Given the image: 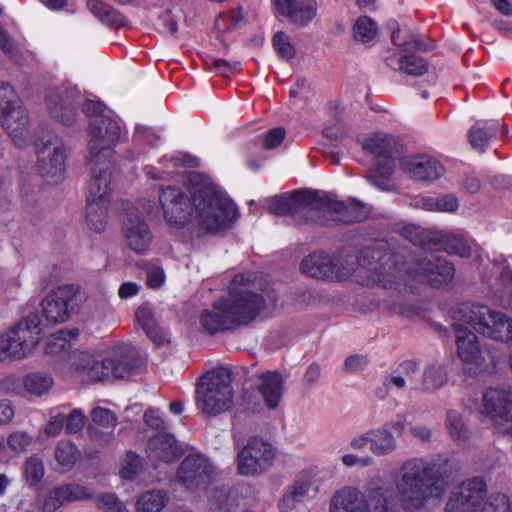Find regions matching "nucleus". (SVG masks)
I'll use <instances>...</instances> for the list:
<instances>
[{
  "label": "nucleus",
  "mask_w": 512,
  "mask_h": 512,
  "mask_svg": "<svg viewBox=\"0 0 512 512\" xmlns=\"http://www.w3.org/2000/svg\"><path fill=\"white\" fill-rule=\"evenodd\" d=\"M92 492L86 486L70 483L51 490L43 503L44 512H54L58 507L78 500L90 498Z\"/></svg>",
  "instance_id": "nucleus-29"
},
{
  "label": "nucleus",
  "mask_w": 512,
  "mask_h": 512,
  "mask_svg": "<svg viewBox=\"0 0 512 512\" xmlns=\"http://www.w3.org/2000/svg\"><path fill=\"white\" fill-rule=\"evenodd\" d=\"M482 413L495 425L512 422V391L489 388L483 394Z\"/></svg>",
  "instance_id": "nucleus-18"
},
{
  "label": "nucleus",
  "mask_w": 512,
  "mask_h": 512,
  "mask_svg": "<svg viewBox=\"0 0 512 512\" xmlns=\"http://www.w3.org/2000/svg\"><path fill=\"white\" fill-rule=\"evenodd\" d=\"M400 166L405 173L420 181L431 182L445 173V168L439 160L426 154L403 157Z\"/></svg>",
  "instance_id": "nucleus-23"
},
{
  "label": "nucleus",
  "mask_w": 512,
  "mask_h": 512,
  "mask_svg": "<svg viewBox=\"0 0 512 512\" xmlns=\"http://www.w3.org/2000/svg\"><path fill=\"white\" fill-rule=\"evenodd\" d=\"M316 13L317 3L315 0H298L287 15V18L293 24L303 27L315 18Z\"/></svg>",
  "instance_id": "nucleus-40"
},
{
  "label": "nucleus",
  "mask_w": 512,
  "mask_h": 512,
  "mask_svg": "<svg viewBox=\"0 0 512 512\" xmlns=\"http://www.w3.org/2000/svg\"><path fill=\"white\" fill-rule=\"evenodd\" d=\"M91 417L94 423L103 427H113L117 421L115 413L103 407L94 408L91 412Z\"/></svg>",
  "instance_id": "nucleus-51"
},
{
  "label": "nucleus",
  "mask_w": 512,
  "mask_h": 512,
  "mask_svg": "<svg viewBox=\"0 0 512 512\" xmlns=\"http://www.w3.org/2000/svg\"><path fill=\"white\" fill-rule=\"evenodd\" d=\"M111 377L123 379L127 377L134 368L133 359L127 347H114L108 354Z\"/></svg>",
  "instance_id": "nucleus-35"
},
{
  "label": "nucleus",
  "mask_w": 512,
  "mask_h": 512,
  "mask_svg": "<svg viewBox=\"0 0 512 512\" xmlns=\"http://www.w3.org/2000/svg\"><path fill=\"white\" fill-rule=\"evenodd\" d=\"M500 127V123L495 120L477 122L469 132L470 144L483 152L491 140L497 136Z\"/></svg>",
  "instance_id": "nucleus-34"
},
{
  "label": "nucleus",
  "mask_w": 512,
  "mask_h": 512,
  "mask_svg": "<svg viewBox=\"0 0 512 512\" xmlns=\"http://www.w3.org/2000/svg\"><path fill=\"white\" fill-rule=\"evenodd\" d=\"M395 168L394 160L376 161L368 173V180L382 190H389L391 187L390 178Z\"/></svg>",
  "instance_id": "nucleus-38"
},
{
  "label": "nucleus",
  "mask_w": 512,
  "mask_h": 512,
  "mask_svg": "<svg viewBox=\"0 0 512 512\" xmlns=\"http://www.w3.org/2000/svg\"><path fill=\"white\" fill-rule=\"evenodd\" d=\"M445 426L453 441L464 443L469 438V428L467 427L462 414L458 411L449 410L447 412Z\"/></svg>",
  "instance_id": "nucleus-41"
},
{
  "label": "nucleus",
  "mask_w": 512,
  "mask_h": 512,
  "mask_svg": "<svg viewBox=\"0 0 512 512\" xmlns=\"http://www.w3.org/2000/svg\"><path fill=\"white\" fill-rule=\"evenodd\" d=\"M395 487L398 494L412 507L422 508L433 499L445 494L448 482L436 465L424 458L405 461L396 473Z\"/></svg>",
  "instance_id": "nucleus-4"
},
{
  "label": "nucleus",
  "mask_w": 512,
  "mask_h": 512,
  "mask_svg": "<svg viewBox=\"0 0 512 512\" xmlns=\"http://www.w3.org/2000/svg\"><path fill=\"white\" fill-rule=\"evenodd\" d=\"M437 211L438 212H455L459 208V201L456 196L452 194H445L436 197Z\"/></svg>",
  "instance_id": "nucleus-57"
},
{
  "label": "nucleus",
  "mask_w": 512,
  "mask_h": 512,
  "mask_svg": "<svg viewBox=\"0 0 512 512\" xmlns=\"http://www.w3.org/2000/svg\"><path fill=\"white\" fill-rule=\"evenodd\" d=\"M319 492V484L310 477L302 476L297 479L291 489L283 496L280 502V508L287 510L292 508L296 503L302 502L311 493L313 495Z\"/></svg>",
  "instance_id": "nucleus-30"
},
{
  "label": "nucleus",
  "mask_w": 512,
  "mask_h": 512,
  "mask_svg": "<svg viewBox=\"0 0 512 512\" xmlns=\"http://www.w3.org/2000/svg\"><path fill=\"white\" fill-rule=\"evenodd\" d=\"M318 211L333 213L337 220L344 223L363 221L370 213L368 206L358 200L350 199L344 203L324 192L319 193Z\"/></svg>",
  "instance_id": "nucleus-17"
},
{
  "label": "nucleus",
  "mask_w": 512,
  "mask_h": 512,
  "mask_svg": "<svg viewBox=\"0 0 512 512\" xmlns=\"http://www.w3.org/2000/svg\"><path fill=\"white\" fill-rule=\"evenodd\" d=\"M182 454L181 445L170 433H158L148 441L147 456L153 462L171 463L179 459Z\"/></svg>",
  "instance_id": "nucleus-28"
},
{
  "label": "nucleus",
  "mask_w": 512,
  "mask_h": 512,
  "mask_svg": "<svg viewBox=\"0 0 512 512\" xmlns=\"http://www.w3.org/2000/svg\"><path fill=\"white\" fill-rule=\"evenodd\" d=\"M87 6L90 12L106 25L117 28L127 25V19L122 13L102 1L89 0Z\"/></svg>",
  "instance_id": "nucleus-36"
},
{
  "label": "nucleus",
  "mask_w": 512,
  "mask_h": 512,
  "mask_svg": "<svg viewBox=\"0 0 512 512\" xmlns=\"http://www.w3.org/2000/svg\"><path fill=\"white\" fill-rule=\"evenodd\" d=\"M77 94L78 91L75 87L49 88L45 94L49 113L64 125L71 124L75 117L73 103Z\"/></svg>",
  "instance_id": "nucleus-19"
},
{
  "label": "nucleus",
  "mask_w": 512,
  "mask_h": 512,
  "mask_svg": "<svg viewBox=\"0 0 512 512\" xmlns=\"http://www.w3.org/2000/svg\"><path fill=\"white\" fill-rule=\"evenodd\" d=\"M135 317L144 331L156 324L152 310L148 306H141L135 312Z\"/></svg>",
  "instance_id": "nucleus-58"
},
{
  "label": "nucleus",
  "mask_w": 512,
  "mask_h": 512,
  "mask_svg": "<svg viewBox=\"0 0 512 512\" xmlns=\"http://www.w3.org/2000/svg\"><path fill=\"white\" fill-rule=\"evenodd\" d=\"M434 48L432 41L426 42L420 36L411 35L404 42L403 55L398 59V68L405 73L413 76L423 75L427 69V62L420 56H416L412 50L429 51Z\"/></svg>",
  "instance_id": "nucleus-24"
},
{
  "label": "nucleus",
  "mask_w": 512,
  "mask_h": 512,
  "mask_svg": "<svg viewBox=\"0 0 512 512\" xmlns=\"http://www.w3.org/2000/svg\"><path fill=\"white\" fill-rule=\"evenodd\" d=\"M369 436V450L376 457L388 456L397 449V441L387 427L371 429Z\"/></svg>",
  "instance_id": "nucleus-32"
},
{
  "label": "nucleus",
  "mask_w": 512,
  "mask_h": 512,
  "mask_svg": "<svg viewBox=\"0 0 512 512\" xmlns=\"http://www.w3.org/2000/svg\"><path fill=\"white\" fill-rule=\"evenodd\" d=\"M232 372L226 367H217L203 375L196 388V404L204 414L219 415L232 408L234 389Z\"/></svg>",
  "instance_id": "nucleus-5"
},
{
  "label": "nucleus",
  "mask_w": 512,
  "mask_h": 512,
  "mask_svg": "<svg viewBox=\"0 0 512 512\" xmlns=\"http://www.w3.org/2000/svg\"><path fill=\"white\" fill-rule=\"evenodd\" d=\"M66 148L57 136H48L37 146V167L48 181H60L66 169Z\"/></svg>",
  "instance_id": "nucleus-12"
},
{
  "label": "nucleus",
  "mask_w": 512,
  "mask_h": 512,
  "mask_svg": "<svg viewBox=\"0 0 512 512\" xmlns=\"http://www.w3.org/2000/svg\"><path fill=\"white\" fill-rule=\"evenodd\" d=\"M463 322L477 332L499 341L512 340V319L502 312L491 310L480 304L465 305L460 309Z\"/></svg>",
  "instance_id": "nucleus-8"
},
{
  "label": "nucleus",
  "mask_w": 512,
  "mask_h": 512,
  "mask_svg": "<svg viewBox=\"0 0 512 512\" xmlns=\"http://www.w3.org/2000/svg\"><path fill=\"white\" fill-rule=\"evenodd\" d=\"M456 334L457 353L467 365L481 368L485 362L483 350L480 348L476 335L461 323L453 324Z\"/></svg>",
  "instance_id": "nucleus-25"
},
{
  "label": "nucleus",
  "mask_w": 512,
  "mask_h": 512,
  "mask_svg": "<svg viewBox=\"0 0 512 512\" xmlns=\"http://www.w3.org/2000/svg\"><path fill=\"white\" fill-rule=\"evenodd\" d=\"M24 474L30 485L37 484L44 475L43 462L36 457H29L24 465Z\"/></svg>",
  "instance_id": "nucleus-48"
},
{
  "label": "nucleus",
  "mask_w": 512,
  "mask_h": 512,
  "mask_svg": "<svg viewBox=\"0 0 512 512\" xmlns=\"http://www.w3.org/2000/svg\"><path fill=\"white\" fill-rule=\"evenodd\" d=\"M252 286L250 276L236 275L228 287V294L200 313L202 328L214 335L251 322L265 306L262 296L255 293Z\"/></svg>",
  "instance_id": "nucleus-3"
},
{
  "label": "nucleus",
  "mask_w": 512,
  "mask_h": 512,
  "mask_svg": "<svg viewBox=\"0 0 512 512\" xmlns=\"http://www.w3.org/2000/svg\"><path fill=\"white\" fill-rule=\"evenodd\" d=\"M487 493L488 487L483 477L466 479L451 491L445 512H484L497 495L505 496L512 503V499L504 493H493L489 497Z\"/></svg>",
  "instance_id": "nucleus-7"
},
{
  "label": "nucleus",
  "mask_w": 512,
  "mask_h": 512,
  "mask_svg": "<svg viewBox=\"0 0 512 512\" xmlns=\"http://www.w3.org/2000/svg\"><path fill=\"white\" fill-rule=\"evenodd\" d=\"M209 501L215 505L218 512H231L236 506V497L224 487H215L209 494Z\"/></svg>",
  "instance_id": "nucleus-46"
},
{
  "label": "nucleus",
  "mask_w": 512,
  "mask_h": 512,
  "mask_svg": "<svg viewBox=\"0 0 512 512\" xmlns=\"http://www.w3.org/2000/svg\"><path fill=\"white\" fill-rule=\"evenodd\" d=\"M80 291L75 285L53 289L41 302L42 314L49 324L66 322L77 309Z\"/></svg>",
  "instance_id": "nucleus-11"
},
{
  "label": "nucleus",
  "mask_w": 512,
  "mask_h": 512,
  "mask_svg": "<svg viewBox=\"0 0 512 512\" xmlns=\"http://www.w3.org/2000/svg\"><path fill=\"white\" fill-rule=\"evenodd\" d=\"M285 137V130L281 127H276L265 133L263 137V148L272 150L279 146Z\"/></svg>",
  "instance_id": "nucleus-54"
},
{
  "label": "nucleus",
  "mask_w": 512,
  "mask_h": 512,
  "mask_svg": "<svg viewBox=\"0 0 512 512\" xmlns=\"http://www.w3.org/2000/svg\"><path fill=\"white\" fill-rule=\"evenodd\" d=\"M53 384V378L49 374L41 372L29 373L22 378L24 391L34 396L44 395L52 388Z\"/></svg>",
  "instance_id": "nucleus-37"
},
{
  "label": "nucleus",
  "mask_w": 512,
  "mask_h": 512,
  "mask_svg": "<svg viewBox=\"0 0 512 512\" xmlns=\"http://www.w3.org/2000/svg\"><path fill=\"white\" fill-rule=\"evenodd\" d=\"M256 389L260 394L265 406L274 410L284 395L285 378L278 371H266L256 378Z\"/></svg>",
  "instance_id": "nucleus-27"
},
{
  "label": "nucleus",
  "mask_w": 512,
  "mask_h": 512,
  "mask_svg": "<svg viewBox=\"0 0 512 512\" xmlns=\"http://www.w3.org/2000/svg\"><path fill=\"white\" fill-rule=\"evenodd\" d=\"M353 31L357 41L367 43L376 36L377 25L370 17L361 16L357 19Z\"/></svg>",
  "instance_id": "nucleus-47"
},
{
  "label": "nucleus",
  "mask_w": 512,
  "mask_h": 512,
  "mask_svg": "<svg viewBox=\"0 0 512 512\" xmlns=\"http://www.w3.org/2000/svg\"><path fill=\"white\" fill-rule=\"evenodd\" d=\"M107 138L102 144L99 130H92V138L87 144L86 165L89 168V179L85 189L86 223L95 232L105 230L108 223V209L111 202L112 189L111 169L113 147L119 140V127L106 121Z\"/></svg>",
  "instance_id": "nucleus-2"
},
{
  "label": "nucleus",
  "mask_w": 512,
  "mask_h": 512,
  "mask_svg": "<svg viewBox=\"0 0 512 512\" xmlns=\"http://www.w3.org/2000/svg\"><path fill=\"white\" fill-rule=\"evenodd\" d=\"M0 388L6 393H13L18 395L23 394L24 391L22 386V379L16 375H9L5 377L1 381Z\"/></svg>",
  "instance_id": "nucleus-59"
},
{
  "label": "nucleus",
  "mask_w": 512,
  "mask_h": 512,
  "mask_svg": "<svg viewBox=\"0 0 512 512\" xmlns=\"http://www.w3.org/2000/svg\"><path fill=\"white\" fill-rule=\"evenodd\" d=\"M79 451L75 445L66 440L60 441L55 449V459L62 471H69L75 465Z\"/></svg>",
  "instance_id": "nucleus-44"
},
{
  "label": "nucleus",
  "mask_w": 512,
  "mask_h": 512,
  "mask_svg": "<svg viewBox=\"0 0 512 512\" xmlns=\"http://www.w3.org/2000/svg\"><path fill=\"white\" fill-rule=\"evenodd\" d=\"M84 419V415L79 409L72 410L69 415L66 414V432L72 434L81 431L84 426Z\"/></svg>",
  "instance_id": "nucleus-55"
},
{
  "label": "nucleus",
  "mask_w": 512,
  "mask_h": 512,
  "mask_svg": "<svg viewBox=\"0 0 512 512\" xmlns=\"http://www.w3.org/2000/svg\"><path fill=\"white\" fill-rule=\"evenodd\" d=\"M359 265L373 273V280L384 288H392L403 276L399 266L398 256L390 251L381 252L379 249H365L359 259Z\"/></svg>",
  "instance_id": "nucleus-10"
},
{
  "label": "nucleus",
  "mask_w": 512,
  "mask_h": 512,
  "mask_svg": "<svg viewBox=\"0 0 512 512\" xmlns=\"http://www.w3.org/2000/svg\"><path fill=\"white\" fill-rule=\"evenodd\" d=\"M43 325L37 313L20 319L0 334V362L28 357L40 343Z\"/></svg>",
  "instance_id": "nucleus-6"
},
{
  "label": "nucleus",
  "mask_w": 512,
  "mask_h": 512,
  "mask_svg": "<svg viewBox=\"0 0 512 512\" xmlns=\"http://www.w3.org/2000/svg\"><path fill=\"white\" fill-rule=\"evenodd\" d=\"M395 140L392 136L378 132L365 139L363 148L373 154L376 161L394 160L392 154L395 148Z\"/></svg>",
  "instance_id": "nucleus-33"
},
{
  "label": "nucleus",
  "mask_w": 512,
  "mask_h": 512,
  "mask_svg": "<svg viewBox=\"0 0 512 512\" xmlns=\"http://www.w3.org/2000/svg\"><path fill=\"white\" fill-rule=\"evenodd\" d=\"M301 270L318 279L344 280L354 271V263L323 252H314L302 260Z\"/></svg>",
  "instance_id": "nucleus-13"
},
{
  "label": "nucleus",
  "mask_w": 512,
  "mask_h": 512,
  "mask_svg": "<svg viewBox=\"0 0 512 512\" xmlns=\"http://www.w3.org/2000/svg\"><path fill=\"white\" fill-rule=\"evenodd\" d=\"M401 377L406 379V382L412 383L415 375L418 372V365L416 362L411 360H406L400 363L395 370Z\"/></svg>",
  "instance_id": "nucleus-61"
},
{
  "label": "nucleus",
  "mask_w": 512,
  "mask_h": 512,
  "mask_svg": "<svg viewBox=\"0 0 512 512\" xmlns=\"http://www.w3.org/2000/svg\"><path fill=\"white\" fill-rule=\"evenodd\" d=\"M100 506L106 512H129L125 504L114 494H105L100 498Z\"/></svg>",
  "instance_id": "nucleus-56"
},
{
  "label": "nucleus",
  "mask_w": 512,
  "mask_h": 512,
  "mask_svg": "<svg viewBox=\"0 0 512 512\" xmlns=\"http://www.w3.org/2000/svg\"><path fill=\"white\" fill-rule=\"evenodd\" d=\"M0 123L15 146L22 148L27 145L29 140L28 113L22 102L1 111Z\"/></svg>",
  "instance_id": "nucleus-20"
},
{
  "label": "nucleus",
  "mask_w": 512,
  "mask_h": 512,
  "mask_svg": "<svg viewBox=\"0 0 512 512\" xmlns=\"http://www.w3.org/2000/svg\"><path fill=\"white\" fill-rule=\"evenodd\" d=\"M405 273L417 281L441 286L453 279L455 269L447 260L431 255L419 260L413 268L405 269Z\"/></svg>",
  "instance_id": "nucleus-16"
},
{
  "label": "nucleus",
  "mask_w": 512,
  "mask_h": 512,
  "mask_svg": "<svg viewBox=\"0 0 512 512\" xmlns=\"http://www.w3.org/2000/svg\"><path fill=\"white\" fill-rule=\"evenodd\" d=\"M83 112L88 116L92 117L89 123V140L92 138V130H100L99 138L101 143L103 144L105 139L107 138V132H106V124L105 122L111 121L114 122L119 128V124L117 121L110 118L108 115H105L104 112V105L99 101L94 100H86L83 104Z\"/></svg>",
  "instance_id": "nucleus-31"
},
{
  "label": "nucleus",
  "mask_w": 512,
  "mask_h": 512,
  "mask_svg": "<svg viewBox=\"0 0 512 512\" xmlns=\"http://www.w3.org/2000/svg\"><path fill=\"white\" fill-rule=\"evenodd\" d=\"M319 192L295 191L289 197L282 195L268 199V207L271 213L277 216L291 214L303 217L305 221L310 219V214L318 211Z\"/></svg>",
  "instance_id": "nucleus-15"
},
{
  "label": "nucleus",
  "mask_w": 512,
  "mask_h": 512,
  "mask_svg": "<svg viewBox=\"0 0 512 512\" xmlns=\"http://www.w3.org/2000/svg\"><path fill=\"white\" fill-rule=\"evenodd\" d=\"M441 247L449 254H455L462 258L471 256V245L462 236L459 235H445L442 236Z\"/></svg>",
  "instance_id": "nucleus-45"
},
{
  "label": "nucleus",
  "mask_w": 512,
  "mask_h": 512,
  "mask_svg": "<svg viewBox=\"0 0 512 512\" xmlns=\"http://www.w3.org/2000/svg\"><path fill=\"white\" fill-rule=\"evenodd\" d=\"M275 50L284 58L294 55V48L290 44L289 37L284 32H277L272 39Z\"/></svg>",
  "instance_id": "nucleus-53"
},
{
  "label": "nucleus",
  "mask_w": 512,
  "mask_h": 512,
  "mask_svg": "<svg viewBox=\"0 0 512 512\" xmlns=\"http://www.w3.org/2000/svg\"><path fill=\"white\" fill-rule=\"evenodd\" d=\"M139 466V457L134 453L127 454V464L120 470L122 479H132Z\"/></svg>",
  "instance_id": "nucleus-62"
},
{
  "label": "nucleus",
  "mask_w": 512,
  "mask_h": 512,
  "mask_svg": "<svg viewBox=\"0 0 512 512\" xmlns=\"http://www.w3.org/2000/svg\"><path fill=\"white\" fill-rule=\"evenodd\" d=\"M484 512H512V503L505 496L497 495Z\"/></svg>",
  "instance_id": "nucleus-64"
},
{
  "label": "nucleus",
  "mask_w": 512,
  "mask_h": 512,
  "mask_svg": "<svg viewBox=\"0 0 512 512\" xmlns=\"http://www.w3.org/2000/svg\"><path fill=\"white\" fill-rule=\"evenodd\" d=\"M74 330H59L50 336L45 351L47 354L57 355L67 352L71 348V340L77 337Z\"/></svg>",
  "instance_id": "nucleus-42"
},
{
  "label": "nucleus",
  "mask_w": 512,
  "mask_h": 512,
  "mask_svg": "<svg viewBox=\"0 0 512 512\" xmlns=\"http://www.w3.org/2000/svg\"><path fill=\"white\" fill-rule=\"evenodd\" d=\"M66 421V413L55 411L45 425V434L49 437H56L60 434Z\"/></svg>",
  "instance_id": "nucleus-52"
},
{
  "label": "nucleus",
  "mask_w": 512,
  "mask_h": 512,
  "mask_svg": "<svg viewBox=\"0 0 512 512\" xmlns=\"http://www.w3.org/2000/svg\"><path fill=\"white\" fill-rule=\"evenodd\" d=\"M164 159L169 160L174 167H197L199 165V160L197 158L185 153H177L169 158L164 157Z\"/></svg>",
  "instance_id": "nucleus-60"
},
{
  "label": "nucleus",
  "mask_w": 512,
  "mask_h": 512,
  "mask_svg": "<svg viewBox=\"0 0 512 512\" xmlns=\"http://www.w3.org/2000/svg\"><path fill=\"white\" fill-rule=\"evenodd\" d=\"M238 448L237 453V470L239 474L245 476H254L268 470L275 458V449L273 446L260 437H251L247 443Z\"/></svg>",
  "instance_id": "nucleus-9"
},
{
  "label": "nucleus",
  "mask_w": 512,
  "mask_h": 512,
  "mask_svg": "<svg viewBox=\"0 0 512 512\" xmlns=\"http://www.w3.org/2000/svg\"><path fill=\"white\" fill-rule=\"evenodd\" d=\"M215 476L216 470L206 457L201 454H190L182 461L176 478L188 490L193 491L206 489Z\"/></svg>",
  "instance_id": "nucleus-14"
},
{
  "label": "nucleus",
  "mask_w": 512,
  "mask_h": 512,
  "mask_svg": "<svg viewBox=\"0 0 512 512\" xmlns=\"http://www.w3.org/2000/svg\"><path fill=\"white\" fill-rule=\"evenodd\" d=\"M165 503L166 494L162 490H150L139 496L136 510L137 512H159Z\"/></svg>",
  "instance_id": "nucleus-43"
},
{
  "label": "nucleus",
  "mask_w": 512,
  "mask_h": 512,
  "mask_svg": "<svg viewBox=\"0 0 512 512\" xmlns=\"http://www.w3.org/2000/svg\"><path fill=\"white\" fill-rule=\"evenodd\" d=\"M328 512H370V508L357 487L345 485L332 494Z\"/></svg>",
  "instance_id": "nucleus-26"
},
{
  "label": "nucleus",
  "mask_w": 512,
  "mask_h": 512,
  "mask_svg": "<svg viewBox=\"0 0 512 512\" xmlns=\"http://www.w3.org/2000/svg\"><path fill=\"white\" fill-rule=\"evenodd\" d=\"M31 443V437L24 431H15L7 438V446L14 453H22Z\"/></svg>",
  "instance_id": "nucleus-50"
},
{
  "label": "nucleus",
  "mask_w": 512,
  "mask_h": 512,
  "mask_svg": "<svg viewBox=\"0 0 512 512\" xmlns=\"http://www.w3.org/2000/svg\"><path fill=\"white\" fill-rule=\"evenodd\" d=\"M448 381L445 368L438 363H431L424 369L422 376L423 389L427 392H435L442 388Z\"/></svg>",
  "instance_id": "nucleus-39"
},
{
  "label": "nucleus",
  "mask_w": 512,
  "mask_h": 512,
  "mask_svg": "<svg viewBox=\"0 0 512 512\" xmlns=\"http://www.w3.org/2000/svg\"><path fill=\"white\" fill-rule=\"evenodd\" d=\"M367 365V359L362 355H352L345 359L344 367L349 373L362 371Z\"/></svg>",
  "instance_id": "nucleus-63"
},
{
  "label": "nucleus",
  "mask_w": 512,
  "mask_h": 512,
  "mask_svg": "<svg viewBox=\"0 0 512 512\" xmlns=\"http://www.w3.org/2000/svg\"><path fill=\"white\" fill-rule=\"evenodd\" d=\"M69 362L77 373L89 381H103L111 377L108 355L100 357L88 352L74 351L69 355Z\"/></svg>",
  "instance_id": "nucleus-21"
},
{
  "label": "nucleus",
  "mask_w": 512,
  "mask_h": 512,
  "mask_svg": "<svg viewBox=\"0 0 512 512\" xmlns=\"http://www.w3.org/2000/svg\"><path fill=\"white\" fill-rule=\"evenodd\" d=\"M188 188L191 200L175 186L160 189L159 203L168 225L182 228L194 221L200 229L216 233L230 227L237 218L236 205L208 177L190 173Z\"/></svg>",
  "instance_id": "nucleus-1"
},
{
  "label": "nucleus",
  "mask_w": 512,
  "mask_h": 512,
  "mask_svg": "<svg viewBox=\"0 0 512 512\" xmlns=\"http://www.w3.org/2000/svg\"><path fill=\"white\" fill-rule=\"evenodd\" d=\"M122 230L126 244L131 250L138 254H143L148 250L153 240V234L137 211L131 210L127 213Z\"/></svg>",
  "instance_id": "nucleus-22"
},
{
  "label": "nucleus",
  "mask_w": 512,
  "mask_h": 512,
  "mask_svg": "<svg viewBox=\"0 0 512 512\" xmlns=\"http://www.w3.org/2000/svg\"><path fill=\"white\" fill-rule=\"evenodd\" d=\"M21 102V99L12 85L0 82V112Z\"/></svg>",
  "instance_id": "nucleus-49"
}]
</instances>
